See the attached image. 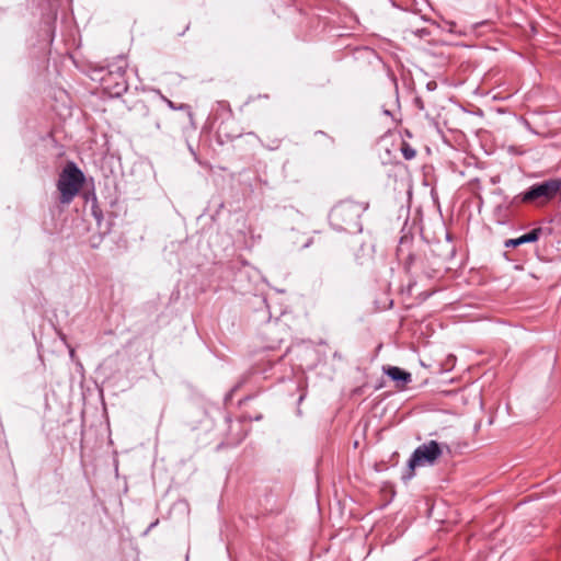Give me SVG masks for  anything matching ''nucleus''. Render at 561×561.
<instances>
[{
  "mask_svg": "<svg viewBox=\"0 0 561 561\" xmlns=\"http://www.w3.org/2000/svg\"><path fill=\"white\" fill-rule=\"evenodd\" d=\"M367 207V203L351 197L341 199L330 210V224L335 229H345L347 226L356 225Z\"/></svg>",
  "mask_w": 561,
  "mask_h": 561,
  "instance_id": "f257e3e1",
  "label": "nucleus"
},
{
  "mask_svg": "<svg viewBox=\"0 0 561 561\" xmlns=\"http://www.w3.org/2000/svg\"><path fill=\"white\" fill-rule=\"evenodd\" d=\"M83 183L84 175L82 171L73 162H68L57 181L60 203L70 204L79 194Z\"/></svg>",
  "mask_w": 561,
  "mask_h": 561,
  "instance_id": "f03ea898",
  "label": "nucleus"
},
{
  "mask_svg": "<svg viewBox=\"0 0 561 561\" xmlns=\"http://www.w3.org/2000/svg\"><path fill=\"white\" fill-rule=\"evenodd\" d=\"M561 199V179H550L541 183L531 185L522 195L524 203L546 205L550 201Z\"/></svg>",
  "mask_w": 561,
  "mask_h": 561,
  "instance_id": "7ed1b4c3",
  "label": "nucleus"
},
{
  "mask_svg": "<svg viewBox=\"0 0 561 561\" xmlns=\"http://www.w3.org/2000/svg\"><path fill=\"white\" fill-rule=\"evenodd\" d=\"M442 456V449L436 440H430L426 444L419 446L411 459L409 460V467L414 470L421 466H432Z\"/></svg>",
  "mask_w": 561,
  "mask_h": 561,
  "instance_id": "20e7f679",
  "label": "nucleus"
},
{
  "mask_svg": "<svg viewBox=\"0 0 561 561\" xmlns=\"http://www.w3.org/2000/svg\"><path fill=\"white\" fill-rule=\"evenodd\" d=\"M385 373L397 382L399 389H404L405 386L411 382L412 376L410 373L402 370L397 366H389L383 368Z\"/></svg>",
  "mask_w": 561,
  "mask_h": 561,
  "instance_id": "39448f33",
  "label": "nucleus"
},
{
  "mask_svg": "<svg viewBox=\"0 0 561 561\" xmlns=\"http://www.w3.org/2000/svg\"><path fill=\"white\" fill-rule=\"evenodd\" d=\"M540 233H541V229L540 228L533 229L528 233H525V234L520 236L519 237V242H522V244L523 243H527V242H535V241L538 240Z\"/></svg>",
  "mask_w": 561,
  "mask_h": 561,
  "instance_id": "423d86ee",
  "label": "nucleus"
},
{
  "mask_svg": "<svg viewBox=\"0 0 561 561\" xmlns=\"http://www.w3.org/2000/svg\"><path fill=\"white\" fill-rule=\"evenodd\" d=\"M401 152L407 160H412L416 156L415 149L412 148L407 141L402 142Z\"/></svg>",
  "mask_w": 561,
  "mask_h": 561,
  "instance_id": "0eeeda50",
  "label": "nucleus"
},
{
  "mask_svg": "<svg viewBox=\"0 0 561 561\" xmlns=\"http://www.w3.org/2000/svg\"><path fill=\"white\" fill-rule=\"evenodd\" d=\"M520 244H522V242H519V238L511 239V240L506 241V247H517Z\"/></svg>",
  "mask_w": 561,
  "mask_h": 561,
  "instance_id": "6e6552de",
  "label": "nucleus"
}]
</instances>
